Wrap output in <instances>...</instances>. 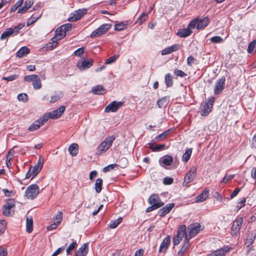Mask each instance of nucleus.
<instances>
[{"instance_id":"16","label":"nucleus","mask_w":256,"mask_h":256,"mask_svg":"<svg viewBox=\"0 0 256 256\" xmlns=\"http://www.w3.org/2000/svg\"><path fill=\"white\" fill-rule=\"evenodd\" d=\"M43 164L44 160L40 158L38 161L37 164L32 170V178H33L34 177H35L41 170L43 166Z\"/></svg>"},{"instance_id":"36","label":"nucleus","mask_w":256,"mask_h":256,"mask_svg":"<svg viewBox=\"0 0 256 256\" xmlns=\"http://www.w3.org/2000/svg\"><path fill=\"white\" fill-rule=\"evenodd\" d=\"M165 82L168 87L172 86L173 84V80L172 76L170 74H167L165 76Z\"/></svg>"},{"instance_id":"12","label":"nucleus","mask_w":256,"mask_h":256,"mask_svg":"<svg viewBox=\"0 0 256 256\" xmlns=\"http://www.w3.org/2000/svg\"><path fill=\"white\" fill-rule=\"evenodd\" d=\"M242 223L243 218L242 217H238L234 221L232 227V234H236L239 232Z\"/></svg>"},{"instance_id":"57","label":"nucleus","mask_w":256,"mask_h":256,"mask_svg":"<svg viewBox=\"0 0 256 256\" xmlns=\"http://www.w3.org/2000/svg\"><path fill=\"white\" fill-rule=\"evenodd\" d=\"M2 213L4 216H10L12 214L11 209L4 206L3 208Z\"/></svg>"},{"instance_id":"63","label":"nucleus","mask_w":256,"mask_h":256,"mask_svg":"<svg viewBox=\"0 0 256 256\" xmlns=\"http://www.w3.org/2000/svg\"><path fill=\"white\" fill-rule=\"evenodd\" d=\"M7 254L6 248L0 246V256H6Z\"/></svg>"},{"instance_id":"27","label":"nucleus","mask_w":256,"mask_h":256,"mask_svg":"<svg viewBox=\"0 0 256 256\" xmlns=\"http://www.w3.org/2000/svg\"><path fill=\"white\" fill-rule=\"evenodd\" d=\"M92 92L96 94H102L106 92V90L102 85H98L92 88Z\"/></svg>"},{"instance_id":"43","label":"nucleus","mask_w":256,"mask_h":256,"mask_svg":"<svg viewBox=\"0 0 256 256\" xmlns=\"http://www.w3.org/2000/svg\"><path fill=\"white\" fill-rule=\"evenodd\" d=\"M122 220V218H119L116 220L112 221L109 224V226L111 228H115L121 222Z\"/></svg>"},{"instance_id":"14","label":"nucleus","mask_w":256,"mask_h":256,"mask_svg":"<svg viewBox=\"0 0 256 256\" xmlns=\"http://www.w3.org/2000/svg\"><path fill=\"white\" fill-rule=\"evenodd\" d=\"M230 248L228 247H223L208 254L206 256H225L226 253L230 252Z\"/></svg>"},{"instance_id":"48","label":"nucleus","mask_w":256,"mask_h":256,"mask_svg":"<svg viewBox=\"0 0 256 256\" xmlns=\"http://www.w3.org/2000/svg\"><path fill=\"white\" fill-rule=\"evenodd\" d=\"M210 40L212 42L220 44L223 42V39L220 36H215L211 38Z\"/></svg>"},{"instance_id":"34","label":"nucleus","mask_w":256,"mask_h":256,"mask_svg":"<svg viewBox=\"0 0 256 256\" xmlns=\"http://www.w3.org/2000/svg\"><path fill=\"white\" fill-rule=\"evenodd\" d=\"M256 51V40H253L248 46V52L252 54Z\"/></svg>"},{"instance_id":"32","label":"nucleus","mask_w":256,"mask_h":256,"mask_svg":"<svg viewBox=\"0 0 256 256\" xmlns=\"http://www.w3.org/2000/svg\"><path fill=\"white\" fill-rule=\"evenodd\" d=\"M30 52V50L26 46L22 47L16 52V56L18 58H22Z\"/></svg>"},{"instance_id":"13","label":"nucleus","mask_w":256,"mask_h":256,"mask_svg":"<svg viewBox=\"0 0 256 256\" xmlns=\"http://www.w3.org/2000/svg\"><path fill=\"white\" fill-rule=\"evenodd\" d=\"M87 12L86 9L78 10L70 14L68 20L70 22H74L80 20Z\"/></svg>"},{"instance_id":"19","label":"nucleus","mask_w":256,"mask_h":256,"mask_svg":"<svg viewBox=\"0 0 256 256\" xmlns=\"http://www.w3.org/2000/svg\"><path fill=\"white\" fill-rule=\"evenodd\" d=\"M170 242V238L168 236L166 237L160 246L159 252H165L168 248Z\"/></svg>"},{"instance_id":"5","label":"nucleus","mask_w":256,"mask_h":256,"mask_svg":"<svg viewBox=\"0 0 256 256\" xmlns=\"http://www.w3.org/2000/svg\"><path fill=\"white\" fill-rule=\"evenodd\" d=\"M40 193L39 187L36 184L29 186L25 192V196L28 199L33 200L36 198Z\"/></svg>"},{"instance_id":"64","label":"nucleus","mask_w":256,"mask_h":256,"mask_svg":"<svg viewBox=\"0 0 256 256\" xmlns=\"http://www.w3.org/2000/svg\"><path fill=\"white\" fill-rule=\"evenodd\" d=\"M144 253V250L142 248L137 250L134 256H143Z\"/></svg>"},{"instance_id":"33","label":"nucleus","mask_w":256,"mask_h":256,"mask_svg":"<svg viewBox=\"0 0 256 256\" xmlns=\"http://www.w3.org/2000/svg\"><path fill=\"white\" fill-rule=\"evenodd\" d=\"M63 96V92H56L54 96H51L50 102V103H54L56 101L59 100Z\"/></svg>"},{"instance_id":"17","label":"nucleus","mask_w":256,"mask_h":256,"mask_svg":"<svg viewBox=\"0 0 256 256\" xmlns=\"http://www.w3.org/2000/svg\"><path fill=\"white\" fill-rule=\"evenodd\" d=\"M173 162V158L170 156L166 155L159 160L160 164L162 166H169Z\"/></svg>"},{"instance_id":"50","label":"nucleus","mask_w":256,"mask_h":256,"mask_svg":"<svg viewBox=\"0 0 256 256\" xmlns=\"http://www.w3.org/2000/svg\"><path fill=\"white\" fill-rule=\"evenodd\" d=\"M38 75L36 74H32L26 76L24 78V80L26 82H33L34 80L37 78Z\"/></svg>"},{"instance_id":"6","label":"nucleus","mask_w":256,"mask_h":256,"mask_svg":"<svg viewBox=\"0 0 256 256\" xmlns=\"http://www.w3.org/2000/svg\"><path fill=\"white\" fill-rule=\"evenodd\" d=\"M23 26L18 25L15 26L14 28H9L4 31L0 36V40H3L8 38L11 36H14L16 35L19 32L20 30L22 28Z\"/></svg>"},{"instance_id":"26","label":"nucleus","mask_w":256,"mask_h":256,"mask_svg":"<svg viewBox=\"0 0 256 256\" xmlns=\"http://www.w3.org/2000/svg\"><path fill=\"white\" fill-rule=\"evenodd\" d=\"M209 24V19L208 18H204L198 20V24L197 28L200 30L206 27Z\"/></svg>"},{"instance_id":"28","label":"nucleus","mask_w":256,"mask_h":256,"mask_svg":"<svg viewBox=\"0 0 256 256\" xmlns=\"http://www.w3.org/2000/svg\"><path fill=\"white\" fill-rule=\"evenodd\" d=\"M208 196V190H205L202 192L196 198V202H200L205 200Z\"/></svg>"},{"instance_id":"7","label":"nucleus","mask_w":256,"mask_h":256,"mask_svg":"<svg viewBox=\"0 0 256 256\" xmlns=\"http://www.w3.org/2000/svg\"><path fill=\"white\" fill-rule=\"evenodd\" d=\"M110 27L111 25L108 24H102L91 34L90 37L92 38L98 37L108 32Z\"/></svg>"},{"instance_id":"31","label":"nucleus","mask_w":256,"mask_h":256,"mask_svg":"<svg viewBox=\"0 0 256 256\" xmlns=\"http://www.w3.org/2000/svg\"><path fill=\"white\" fill-rule=\"evenodd\" d=\"M128 24L127 21L120 22L114 25V30L118 31L122 30L127 28Z\"/></svg>"},{"instance_id":"22","label":"nucleus","mask_w":256,"mask_h":256,"mask_svg":"<svg viewBox=\"0 0 256 256\" xmlns=\"http://www.w3.org/2000/svg\"><path fill=\"white\" fill-rule=\"evenodd\" d=\"M190 246L188 240L186 239L180 250L178 252V256H184Z\"/></svg>"},{"instance_id":"40","label":"nucleus","mask_w":256,"mask_h":256,"mask_svg":"<svg viewBox=\"0 0 256 256\" xmlns=\"http://www.w3.org/2000/svg\"><path fill=\"white\" fill-rule=\"evenodd\" d=\"M32 85L34 89L36 90H39L42 88V83L40 82V80L38 76L37 78H36L33 82Z\"/></svg>"},{"instance_id":"8","label":"nucleus","mask_w":256,"mask_h":256,"mask_svg":"<svg viewBox=\"0 0 256 256\" xmlns=\"http://www.w3.org/2000/svg\"><path fill=\"white\" fill-rule=\"evenodd\" d=\"M124 105V102L113 101L109 104L104 108L105 112H116Z\"/></svg>"},{"instance_id":"55","label":"nucleus","mask_w":256,"mask_h":256,"mask_svg":"<svg viewBox=\"0 0 256 256\" xmlns=\"http://www.w3.org/2000/svg\"><path fill=\"white\" fill-rule=\"evenodd\" d=\"M234 176L233 174L226 175L221 180L220 183H226L228 180L232 179Z\"/></svg>"},{"instance_id":"10","label":"nucleus","mask_w":256,"mask_h":256,"mask_svg":"<svg viewBox=\"0 0 256 256\" xmlns=\"http://www.w3.org/2000/svg\"><path fill=\"white\" fill-rule=\"evenodd\" d=\"M93 64V60L91 58L79 60L78 62L77 66L79 70H83L90 68Z\"/></svg>"},{"instance_id":"41","label":"nucleus","mask_w":256,"mask_h":256,"mask_svg":"<svg viewBox=\"0 0 256 256\" xmlns=\"http://www.w3.org/2000/svg\"><path fill=\"white\" fill-rule=\"evenodd\" d=\"M49 118H50V116L49 113H46L44 114L42 117H41L38 121L40 122V124L42 126L44 125Z\"/></svg>"},{"instance_id":"46","label":"nucleus","mask_w":256,"mask_h":256,"mask_svg":"<svg viewBox=\"0 0 256 256\" xmlns=\"http://www.w3.org/2000/svg\"><path fill=\"white\" fill-rule=\"evenodd\" d=\"M23 0H19L14 5L10 10V12H15L19 7H20L23 4Z\"/></svg>"},{"instance_id":"54","label":"nucleus","mask_w":256,"mask_h":256,"mask_svg":"<svg viewBox=\"0 0 256 256\" xmlns=\"http://www.w3.org/2000/svg\"><path fill=\"white\" fill-rule=\"evenodd\" d=\"M174 74L176 76H180L181 78H183L186 76V74L182 72V70H180L178 69H176L174 72Z\"/></svg>"},{"instance_id":"61","label":"nucleus","mask_w":256,"mask_h":256,"mask_svg":"<svg viewBox=\"0 0 256 256\" xmlns=\"http://www.w3.org/2000/svg\"><path fill=\"white\" fill-rule=\"evenodd\" d=\"M116 166V164H112L108 165L107 166H106L104 168L103 171L104 172H108V171L114 168Z\"/></svg>"},{"instance_id":"18","label":"nucleus","mask_w":256,"mask_h":256,"mask_svg":"<svg viewBox=\"0 0 256 256\" xmlns=\"http://www.w3.org/2000/svg\"><path fill=\"white\" fill-rule=\"evenodd\" d=\"M180 48V46L178 44H174L162 50L161 54L162 56L166 55L172 53V52L178 50Z\"/></svg>"},{"instance_id":"21","label":"nucleus","mask_w":256,"mask_h":256,"mask_svg":"<svg viewBox=\"0 0 256 256\" xmlns=\"http://www.w3.org/2000/svg\"><path fill=\"white\" fill-rule=\"evenodd\" d=\"M212 108L208 106L206 102L202 103L200 106V114L202 116H206L210 112Z\"/></svg>"},{"instance_id":"59","label":"nucleus","mask_w":256,"mask_h":256,"mask_svg":"<svg viewBox=\"0 0 256 256\" xmlns=\"http://www.w3.org/2000/svg\"><path fill=\"white\" fill-rule=\"evenodd\" d=\"M186 226L185 225H182L180 226L178 230V232H177V233H179V234H183L184 233V234H188V232H186Z\"/></svg>"},{"instance_id":"60","label":"nucleus","mask_w":256,"mask_h":256,"mask_svg":"<svg viewBox=\"0 0 256 256\" xmlns=\"http://www.w3.org/2000/svg\"><path fill=\"white\" fill-rule=\"evenodd\" d=\"M6 226V222L4 220H0V233L4 232Z\"/></svg>"},{"instance_id":"15","label":"nucleus","mask_w":256,"mask_h":256,"mask_svg":"<svg viewBox=\"0 0 256 256\" xmlns=\"http://www.w3.org/2000/svg\"><path fill=\"white\" fill-rule=\"evenodd\" d=\"M66 110L64 106H60L58 109L49 112L50 116L51 119H56L60 117L64 113Z\"/></svg>"},{"instance_id":"35","label":"nucleus","mask_w":256,"mask_h":256,"mask_svg":"<svg viewBox=\"0 0 256 256\" xmlns=\"http://www.w3.org/2000/svg\"><path fill=\"white\" fill-rule=\"evenodd\" d=\"M41 126L40 122L37 120L29 126L28 130L31 132L34 131L39 128Z\"/></svg>"},{"instance_id":"49","label":"nucleus","mask_w":256,"mask_h":256,"mask_svg":"<svg viewBox=\"0 0 256 256\" xmlns=\"http://www.w3.org/2000/svg\"><path fill=\"white\" fill-rule=\"evenodd\" d=\"M246 202V200L244 198H242L240 200V201L238 202V204L236 206V208H238V210H240L242 207H244Z\"/></svg>"},{"instance_id":"37","label":"nucleus","mask_w":256,"mask_h":256,"mask_svg":"<svg viewBox=\"0 0 256 256\" xmlns=\"http://www.w3.org/2000/svg\"><path fill=\"white\" fill-rule=\"evenodd\" d=\"M62 213L61 212H58L55 216L53 218L54 222L56 223L58 225L60 224L62 219Z\"/></svg>"},{"instance_id":"52","label":"nucleus","mask_w":256,"mask_h":256,"mask_svg":"<svg viewBox=\"0 0 256 256\" xmlns=\"http://www.w3.org/2000/svg\"><path fill=\"white\" fill-rule=\"evenodd\" d=\"M15 205L14 204V200L13 199H9L8 200L4 206H6L7 208L12 209V208L14 207Z\"/></svg>"},{"instance_id":"51","label":"nucleus","mask_w":256,"mask_h":256,"mask_svg":"<svg viewBox=\"0 0 256 256\" xmlns=\"http://www.w3.org/2000/svg\"><path fill=\"white\" fill-rule=\"evenodd\" d=\"M18 99L19 101L26 102L28 100V96L26 94H20L18 96Z\"/></svg>"},{"instance_id":"62","label":"nucleus","mask_w":256,"mask_h":256,"mask_svg":"<svg viewBox=\"0 0 256 256\" xmlns=\"http://www.w3.org/2000/svg\"><path fill=\"white\" fill-rule=\"evenodd\" d=\"M195 61L194 58L192 56H190L187 59V64L188 66H192L194 62Z\"/></svg>"},{"instance_id":"2","label":"nucleus","mask_w":256,"mask_h":256,"mask_svg":"<svg viewBox=\"0 0 256 256\" xmlns=\"http://www.w3.org/2000/svg\"><path fill=\"white\" fill-rule=\"evenodd\" d=\"M66 36V32L62 30H60V27L58 28L56 31L55 36L52 38V42L46 44V48L48 50H52L58 46V40H62Z\"/></svg>"},{"instance_id":"1","label":"nucleus","mask_w":256,"mask_h":256,"mask_svg":"<svg viewBox=\"0 0 256 256\" xmlns=\"http://www.w3.org/2000/svg\"><path fill=\"white\" fill-rule=\"evenodd\" d=\"M115 138L116 137L114 135H112L106 138L98 145L97 148L96 154L98 156L101 155L102 154L106 152L111 146Z\"/></svg>"},{"instance_id":"9","label":"nucleus","mask_w":256,"mask_h":256,"mask_svg":"<svg viewBox=\"0 0 256 256\" xmlns=\"http://www.w3.org/2000/svg\"><path fill=\"white\" fill-rule=\"evenodd\" d=\"M225 83L226 78L224 76H222L216 82L214 89L215 95H218L222 92V90L224 89Z\"/></svg>"},{"instance_id":"44","label":"nucleus","mask_w":256,"mask_h":256,"mask_svg":"<svg viewBox=\"0 0 256 256\" xmlns=\"http://www.w3.org/2000/svg\"><path fill=\"white\" fill-rule=\"evenodd\" d=\"M148 14L142 13L138 18L136 22L139 24H142L148 18Z\"/></svg>"},{"instance_id":"38","label":"nucleus","mask_w":256,"mask_h":256,"mask_svg":"<svg viewBox=\"0 0 256 256\" xmlns=\"http://www.w3.org/2000/svg\"><path fill=\"white\" fill-rule=\"evenodd\" d=\"M102 180L101 178H98L95 183V190L96 192L99 193L102 190Z\"/></svg>"},{"instance_id":"11","label":"nucleus","mask_w":256,"mask_h":256,"mask_svg":"<svg viewBox=\"0 0 256 256\" xmlns=\"http://www.w3.org/2000/svg\"><path fill=\"white\" fill-rule=\"evenodd\" d=\"M148 202L150 204L154 206L155 208H159L164 204V202L160 200L158 196L156 194H152L150 197Z\"/></svg>"},{"instance_id":"29","label":"nucleus","mask_w":256,"mask_h":256,"mask_svg":"<svg viewBox=\"0 0 256 256\" xmlns=\"http://www.w3.org/2000/svg\"><path fill=\"white\" fill-rule=\"evenodd\" d=\"M26 231L28 233H30L33 230V220L31 216H28L26 217Z\"/></svg>"},{"instance_id":"58","label":"nucleus","mask_w":256,"mask_h":256,"mask_svg":"<svg viewBox=\"0 0 256 256\" xmlns=\"http://www.w3.org/2000/svg\"><path fill=\"white\" fill-rule=\"evenodd\" d=\"M84 50L85 49L84 47H82L80 48H78L74 52V56H80L82 54H84Z\"/></svg>"},{"instance_id":"23","label":"nucleus","mask_w":256,"mask_h":256,"mask_svg":"<svg viewBox=\"0 0 256 256\" xmlns=\"http://www.w3.org/2000/svg\"><path fill=\"white\" fill-rule=\"evenodd\" d=\"M88 244H84L76 252L74 256H86L88 253Z\"/></svg>"},{"instance_id":"30","label":"nucleus","mask_w":256,"mask_h":256,"mask_svg":"<svg viewBox=\"0 0 256 256\" xmlns=\"http://www.w3.org/2000/svg\"><path fill=\"white\" fill-rule=\"evenodd\" d=\"M191 34L192 31L188 28L182 29L179 30L177 33V35L180 38H186L190 36Z\"/></svg>"},{"instance_id":"42","label":"nucleus","mask_w":256,"mask_h":256,"mask_svg":"<svg viewBox=\"0 0 256 256\" xmlns=\"http://www.w3.org/2000/svg\"><path fill=\"white\" fill-rule=\"evenodd\" d=\"M170 130H166L162 134L158 135V136H156L155 138V140L156 141H160L164 138H165L170 133Z\"/></svg>"},{"instance_id":"4","label":"nucleus","mask_w":256,"mask_h":256,"mask_svg":"<svg viewBox=\"0 0 256 256\" xmlns=\"http://www.w3.org/2000/svg\"><path fill=\"white\" fill-rule=\"evenodd\" d=\"M188 234H186V239L189 240L200 231L201 226L199 223L195 222L188 226Z\"/></svg>"},{"instance_id":"25","label":"nucleus","mask_w":256,"mask_h":256,"mask_svg":"<svg viewBox=\"0 0 256 256\" xmlns=\"http://www.w3.org/2000/svg\"><path fill=\"white\" fill-rule=\"evenodd\" d=\"M149 146V148L152 151V152H160L162 151L163 150H164L166 145L164 144H152L150 143L148 144Z\"/></svg>"},{"instance_id":"53","label":"nucleus","mask_w":256,"mask_h":256,"mask_svg":"<svg viewBox=\"0 0 256 256\" xmlns=\"http://www.w3.org/2000/svg\"><path fill=\"white\" fill-rule=\"evenodd\" d=\"M198 24V19L193 20L190 22L188 26V28L190 30L197 27Z\"/></svg>"},{"instance_id":"56","label":"nucleus","mask_w":256,"mask_h":256,"mask_svg":"<svg viewBox=\"0 0 256 256\" xmlns=\"http://www.w3.org/2000/svg\"><path fill=\"white\" fill-rule=\"evenodd\" d=\"M72 28V24H66L60 26V30H64L66 33L68 31Z\"/></svg>"},{"instance_id":"20","label":"nucleus","mask_w":256,"mask_h":256,"mask_svg":"<svg viewBox=\"0 0 256 256\" xmlns=\"http://www.w3.org/2000/svg\"><path fill=\"white\" fill-rule=\"evenodd\" d=\"M174 204L171 203L168 204L167 205H166L165 206L163 207L162 208H161L159 212V216L160 217H164L166 214H167L168 213H169L170 210L172 209V208L174 207Z\"/></svg>"},{"instance_id":"39","label":"nucleus","mask_w":256,"mask_h":256,"mask_svg":"<svg viewBox=\"0 0 256 256\" xmlns=\"http://www.w3.org/2000/svg\"><path fill=\"white\" fill-rule=\"evenodd\" d=\"M192 153V150L188 149L186 151L182 156V160L184 162H187L190 158Z\"/></svg>"},{"instance_id":"45","label":"nucleus","mask_w":256,"mask_h":256,"mask_svg":"<svg viewBox=\"0 0 256 256\" xmlns=\"http://www.w3.org/2000/svg\"><path fill=\"white\" fill-rule=\"evenodd\" d=\"M77 246V244L76 241H73L66 248V253L68 254H70L72 251L74 250Z\"/></svg>"},{"instance_id":"24","label":"nucleus","mask_w":256,"mask_h":256,"mask_svg":"<svg viewBox=\"0 0 256 256\" xmlns=\"http://www.w3.org/2000/svg\"><path fill=\"white\" fill-rule=\"evenodd\" d=\"M79 146L76 143L71 144L68 147V152L72 156H76L78 152Z\"/></svg>"},{"instance_id":"47","label":"nucleus","mask_w":256,"mask_h":256,"mask_svg":"<svg viewBox=\"0 0 256 256\" xmlns=\"http://www.w3.org/2000/svg\"><path fill=\"white\" fill-rule=\"evenodd\" d=\"M118 54H115L114 56L110 57L106 60L105 64H110L114 63L118 58Z\"/></svg>"},{"instance_id":"3","label":"nucleus","mask_w":256,"mask_h":256,"mask_svg":"<svg viewBox=\"0 0 256 256\" xmlns=\"http://www.w3.org/2000/svg\"><path fill=\"white\" fill-rule=\"evenodd\" d=\"M197 168L192 166L190 170L186 172L182 184L184 186L188 187L189 184L192 182L196 176Z\"/></svg>"}]
</instances>
